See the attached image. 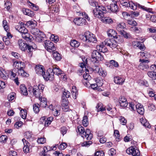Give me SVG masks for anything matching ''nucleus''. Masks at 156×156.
I'll return each instance as SVG.
<instances>
[{
  "label": "nucleus",
  "instance_id": "nucleus-5",
  "mask_svg": "<svg viewBox=\"0 0 156 156\" xmlns=\"http://www.w3.org/2000/svg\"><path fill=\"white\" fill-rule=\"evenodd\" d=\"M92 61L96 62L97 61H101L104 59L103 55L97 50H94L91 55Z\"/></svg>",
  "mask_w": 156,
  "mask_h": 156
},
{
  "label": "nucleus",
  "instance_id": "nucleus-14",
  "mask_svg": "<svg viewBox=\"0 0 156 156\" xmlns=\"http://www.w3.org/2000/svg\"><path fill=\"white\" fill-rule=\"evenodd\" d=\"M119 102L120 106L123 108L126 107L128 104V102L126 99L123 96H121L119 98Z\"/></svg>",
  "mask_w": 156,
  "mask_h": 156
},
{
  "label": "nucleus",
  "instance_id": "nucleus-51",
  "mask_svg": "<svg viewBox=\"0 0 156 156\" xmlns=\"http://www.w3.org/2000/svg\"><path fill=\"white\" fill-rule=\"evenodd\" d=\"M118 45L117 43L114 40H112L111 44H110L109 47L113 49L114 48H116Z\"/></svg>",
  "mask_w": 156,
  "mask_h": 156
},
{
  "label": "nucleus",
  "instance_id": "nucleus-29",
  "mask_svg": "<svg viewBox=\"0 0 156 156\" xmlns=\"http://www.w3.org/2000/svg\"><path fill=\"white\" fill-rule=\"evenodd\" d=\"M23 12L24 14L30 17H32L34 15V12L29 9H23Z\"/></svg>",
  "mask_w": 156,
  "mask_h": 156
},
{
  "label": "nucleus",
  "instance_id": "nucleus-32",
  "mask_svg": "<svg viewBox=\"0 0 156 156\" xmlns=\"http://www.w3.org/2000/svg\"><path fill=\"white\" fill-rule=\"evenodd\" d=\"M52 53L54 58L56 61H60L62 58L61 55L56 51H53Z\"/></svg>",
  "mask_w": 156,
  "mask_h": 156
},
{
  "label": "nucleus",
  "instance_id": "nucleus-10",
  "mask_svg": "<svg viewBox=\"0 0 156 156\" xmlns=\"http://www.w3.org/2000/svg\"><path fill=\"white\" fill-rule=\"evenodd\" d=\"M140 63L138 66L139 69L145 70L149 68L147 64L149 61L148 60L140 59Z\"/></svg>",
  "mask_w": 156,
  "mask_h": 156
},
{
  "label": "nucleus",
  "instance_id": "nucleus-16",
  "mask_svg": "<svg viewBox=\"0 0 156 156\" xmlns=\"http://www.w3.org/2000/svg\"><path fill=\"white\" fill-rule=\"evenodd\" d=\"M44 69L43 66L40 65H37L35 67L36 73L39 75H42V74L44 72Z\"/></svg>",
  "mask_w": 156,
  "mask_h": 156
},
{
  "label": "nucleus",
  "instance_id": "nucleus-57",
  "mask_svg": "<svg viewBox=\"0 0 156 156\" xmlns=\"http://www.w3.org/2000/svg\"><path fill=\"white\" fill-rule=\"evenodd\" d=\"M41 120H45L44 125L45 126H48L51 123L50 121H48L46 118L43 117L41 118Z\"/></svg>",
  "mask_w": 156,
  "mask_h": 156
},
{
  "label": "nucleus",
  "instance_id": "nucleus-56",
  "mask_svg": "<svg viewBox=\"0 0 156 156\" xmlns=\"http://www.w3.org/2000/svg\"><path fill=\"white\" fill-rule=\"evenodd\" d=\"M7 136L5 135H2L0 137V142L2 143H5L7 140Z\"/></svg>",
  "mask_w": 156,
  "mask_h": 156
},
{
  "label": "nucleus",
  "instance_id": "nucleus-41",
  "mask_svg": "<svg viewBox=\"0 0 156 156\" xmlns=\"http://www.w3.org/2000/svg\"><path fill=\"white\" fill-rule=\"evenodd\" d=\"M27 110L26 109L21 110L20 111V114L22 117L23 119H25L26 118L27 115Z\"/></svg>",
  "mask_w": 156,
  "mask_h": 156
},
{
  "label": "nucleus",
  "instance_id": "nucleus-40",
  "mask_svg": "<svg viewBox=\"0 0 156 156\" xmlns=\"http://www.w3.org/2000/svg\"><path fill=\"white\" fill-rule=\"evenodd\" d=\"M82 123L84 126H87L88 124V119L87 116H84L83 117Z\"/></svg>",
  "mask_w": 156,
  "mask_h": 156
},
{
  "label": "nucleus",
  "instance_id": "nucleus-24",
  "mask_svg": "<svg viewBox=\"0 0 156 156\" xmlns=\"http://www.w3.org/2000/svg\"><path fill=\"white\" fill-rule=\"evenodd\" d=\"M18 75L23 77H27L29 74L24 70V69H20L18 71Z\"/></svg>",
  "mask_w": 156,
  "mask_h": 156
},
{
  "label": "nucleus",
  "instance_id": "nucleus-55",
  "mask_svg": "<svg viewBox=\"0 0 156 156\" xmlns=\"http://www.w3.org/2000/svg\"><path fill=\"white\" fill-rule=\"evenodd\" d=\"M119 119L120 123L122 125H125L127 122V121L126 120L124 117L121 116L119 117Z\"/></svg>",
  "mask_w": 156,
  "mask_h": 156
},
{
  "label": "nucleus",
  "instance_id": "nucleus-64",
  "mask_svg": "<svg viewBox=\"0 0 156 156\" xmlns=\"http://www.w3.org/2000/svg\"><path fill=\"white\" fill-rule=\"evenodd\" d=\"M19 32L22 34H25L27 33L28 32V30L27 29L23 27H22L21 28H20V29H19Z\"/></svg>",
  "mask_w": 156,
  "mask_h": 156
},
{
  "label": "nucleus",
  "instance_id": "nucleus-45",
  "mask_svg": "<svg viewBox=\"0 0 156 156\" xmlns=\"http://www.w3.org/2000/svg\"><path fill=\"white\" fill-rule=\"evenodd\" d=\"M61 105L63 107H66L68 105L67 99L62 98Z\"/></svg>",
  "mask_w": 156,
  "mask_h": 156
},
{
  "label": "nucleus",
  "instance_id": "nucleus-9",
  "mask_svg": "<svg viewBox=\"0 0 156 156\" xmlns=\"http://www.w3.org/2000/svg\"><path fill=\"white\" fill-rule=\"evenodd\" d=\"M28 91L31 93L33 92L34 95L36 98H40L41 94V91L40 87H38L37 85L34 86L33 87H31L29 88Z\"/></svg>",
  "mask_w": 156,
  "mask_h": 156
},
{
  "label": "nucleus",
  "instance_id": "nucleus-25",
  "mask_svg": "<svg viewBox=\"0 0 156 156\" xmlns=\"http://www.w3.org/2000/svg\"><path fill=\"white\" fill-rule=\"evenodd\" d=\"M101 21L105 23H111L113 22L112 19L109 17H103L100 18Z\"/></svg>",
  "mask_w": 156,
  "mask_h": 156
},
{
  "label": "nucleus",
  "instance_id": "nucleus-61",
  "mask_svg": "<svg viewBox=\"0 0 156 156\" xmlns=\"http://www.w3.org/2000/svg\"><path fill=\"white\" fill-rule=\"evenodd\" d=\"M67 146V144L66 143H63L59 145L58 148L60 150H64L66 147Z\"/></svg>",
  "mask_w": 156,
  "mask_h": 156
},
{
  "label": "nucleus",
  "instance_id": "nucleus-42",
  "mask_svg": "<svg viewBox=\"0 0 156 156\" xmlns=\"http://www.w3.org/2000/svg\"><path fill=\"white\" fill-rule=\"evenodd\" d=\"M32 134L31 132L30 131H27L25 133V137L27 139H29V140H32Z\"/></svg>",
  "mask_w": 156,
  "mask_h": 156
},
{
  "label": "nucleus",
  "instance_id": "nucleus-58",
  "mask_svg": "<svg viewBox=\"0 0 156 156\" xmlns=\"http://www.w3.org/2000/svg\"><path fill=\"white\" fill-rule=\"evenodd\" d=\"M109 63L115 67H118L119 66L118 62L114 60H110Z\"/></svg>",
  "mask_w": 156,
  "mask_h": 156
},
{
  "label": "nucleus",
  "instance_id": "nucleus-43",
  "mask_svg": "<svg viewBox=\"0 0 156 156\" xmlns=\"http://www.w3.org/2000/svg\"><path fill=\"white\" fill-rule=\"evenodd\" d=\"M92 144V142L91 141H86L83 143H81L80 145L82 147H88L90 145Z\"/></svg>",
  "mask_w": 156,
  "mask_h": 156
},
{
  "label": "nucleus",
  "instance_id": "nucleus-11",
  "mask_svg": "<svg viewBox=\"0 0 156 156\" xmlns=\"http://www.w3.org/2000/svg\"><path fill=\"white\" fill-rule=\"evenodd\" d=\"M13 66L18 69V71L20 69H24L25 68V65L24 62L21 61H15L14 62Z\"/></svg>",
  "mask_w": 156,
  "mask_h": 156
},
{
  "label": "nucleus",
  "instance_id": "nucleus-35",
  "mask_svg": "<svg viewBox=\"0 0 156 156\" xmlns=\"http://www.w3.org/2000/svg\"><path fill=\"white\" fill-rule=\"evenodd\" d=\"M138 54L140 55V58H149L150 56V53L146 51L140 52L138 53Z\"/></svg>",
  "mask_w": 156,
  "mask_h": 156
},
{
  "label": "nucleus",
  "instance_id": "nucleus-60",
  "mask_svg": "<svg viewBox=\"0 0 156 156\" xmlns=\"http://www.w3.org/2000/svg\"><path fill=\"white\" fill-rule=\"evenodd\" d=\"M84 79L87 80H89L91 79V76L87 73H84L83 75Z\"/></svg>",
  "mask_w": 156,
  "mask_h": 156
},
{
  "label": "nucleus",
  "instance_id": "nucleus-47",
  "mask_svg": "<svg viewBox=\"0 0 156 156\" xmlns=\"http://www.w3.org/2000/svg\"><path fill=\"white\" fill-rule=\"evenodd\" d=\"M70 45L73 47H78V43L77 41L75 40H73L71 41L70 43Z\"/></svg>",
  "mask_w": 156,
  "mask_h": 156
},
{
  "label": "nucleus",
  "instance_id": "nucleus-34",
  "mask_svg": "<svg viewBox=\"0 0 156 156\" xmlns=\"http://www.w3.org/2000/svg\"><path fill=\"white\" fill-rule=\"evenodd\" d=\"M52 73L54 74H56L57 75H59L62 73V71L59 69V68L56 67H53L52 69Z\"/></svg>",
  "mask_w": 156,
  "mask_h": 156
},
{
  "label": "nucleus",
  "instance_id": "nucleus-13",
  "mask_svg": "<svg viewBox=\"0 0 156 156\" xmlns=\"http://www.w3.org/2000/svg\"><path fill=\"white\" fill-rule=\"evenodd\" d=\"M18 44L19 46V48L22 51H25L27 49V44L25 43L23 40L22 39H20L18 40Z\"/></svg>",
  "mask_w": 156,
  "mask_h": 156
},
{
  "label": "nucleus",
  "instance_id": "nucleus-15",
  "mask_svg": "<svg viewBox=\"0 0 156 156\" xmlns=\"http://www.w3.org/2000/svg\"><path fill=\"white\" fill-rule=\"evenodd\" d=\"M79 60L80 62L81 61H82V62H81L80 63V67L81 68H84L86 66V64L87 63V58L85 57V56L83 55L80 57Z\"/></svg>",
  "mask_w": 156,
  "mask_h": 156
},
{
  "label": "nucleus",
  "instance_id": "nucleus-49",
  "mask_svg": "<svg viewBox=\"0 0 156 156\" xmlns=\"http://www.w3.org/2000/svg\"><path fill=\"white\" fill-rule=\"evenodd\" d=\"M102 104L101 103L98 104L96 106V108L97 109V111L99 112L101 111H104L105 110V108L102 107Z\"/></svg>",
  "mask_w": 156,
  "mask_h": 156
},
{
  "label": "nucleus",
  "instance_id": "nucleus-17",
  "mask_svg": "<svg viewBox=\"0 0 156 156\" xmlns=\"http://www.w3.org/2000/svg\"><path fill=\"white\" fill-rule=\"evenodd\" d=\"M107 9L113 12H116L118 10V7L116 3L111 4L110 6H107Z\"/></svg>",
  "mask_w": 156,
  "mask_h": 156
},
{
  "label": "nucleus",
  "instance_id": "nucleus-23",
  "mask_svg": "<svg viewBox=\"0 0 156 156\" xmlns=\"http://www.w3.org/2000/svg\"><path fill=\"white\" fill-rule=\"evenodd\" d=\"M20 92L21 94L24 95H27L28 93L27 89L24 85H21L20 86Z\"/></svg>",
  "mask_w": 156,
  "mask_h": 156
},
{
  "label": "nucleus",
  "instance_id": "nucleus-48",
  "mask_svg": "<svg viewBox=\"0 0 156 156\" xmlns=\"http://www.w3.org/2000/svg\"><path fill=\"white\" fill-rule=\"evenodd\" d=\"M137 7L138 8L142 9L144 11H147L151 12V9H147L146 7L144 6H143L140 5V4L137 3Z\"/></svg>",
  "mask_w": 156,
  "mask_h": 156
},
{
  "label": "nucleus",
  "instance_id": "nucleus-63",
  "mask_svg": "<svg viewBox=\"0 0 156 156\" xmlns=\"http://www.w3.org/2000/svg\"><path fill=\"white\" fill-rule=\"evenodd\" d=\"M51 39L52 41H54L55 42H57L59 40L58 37L57 36H55L54 34H52L51 37Z\"/></svg>",
  "mask_w": 156,
  "mask_h": 156
},
{
  "label": "nucleus",
  "instance_id": "nucleus-59",
  "mask_svg": "<svg viewBox=\"0 0 156 156\" xmlns=\"http://www.w3.org/2000/svg\"><path fill=\"white\" fill-rule=\"evenodd\" d=\"M5 8H6L8 10H9L12 5V4L10 2L7 1L5 3Z\"/></svg>",
  "mask_w": 156,
  "mask_h": 156
},
{
  "label": "nucleus",
  "instance_id": "nucleus-18",
  "mask_svg": "<svg viewBox=\"0 0 156 156\" xmlns=\"http://www.w3.org/2000/svg\"><path fill=\"white\" fill-rule=\"evenodd\" d=\"M33 44L32 45H29L28 44H27V52L29 54V55H30L31 56L32 55V52L33 50L36 49L37 48L36 45L34 44L33 42L32 43Z\"/></svg>",
  "mask_w": 156,
  "mask_h": 156
},
{
  "label": "nucleus",
  "instance_id": "nucleus-39",
  "mask_svg": "<svg viewBox=\"0 0 156 156\" xmlns=\"http://www.w3.org/2000/svg\"><path fill=\"white\" fill-rule=\"evenodd\" d=\"M82 70L83 71H85V73H87L88 74H91L92 73L93 71H94V69L90 67L88 68L87 69H86V67L85 66L84 68H82Z\"/></svg>",
  "mask_w": 156,
  "mask_h": 156
},
{
  "label": "nucleus",
  "instance_id": "nucleus-21",
  "mask_svg": "<svg viewBox=\"0 0 156 156\" xmlns=\"http://www.w3.org/2000/svg\"><path fill=\"white\" fill-rule=\"evenodd\" d=\"M137 112L140 114L143 115L144 113V109L142 105L138 104L135 106Z\"/></svg>",
  "mask_w": 156,
  "mask_h": 156
},
{
  "label": "nucleus",
  "instance_id": "nucleus-37",
  "mask_svg": "<svg viewBox=\"0 0 156 156\" xmlns=\"http://www.w3.org/2000/svg\"><path fill=\"white\" fill-rule=\"evenodd\" d=\"M137 3H134L132 1L129 2V6L131 9L133 10H136L137 7Z\"/></svg>",
  "mask_w": 156,
  "mask_h": 156
},
{
  "label": "nucleus",
  "instance_id": "nucleus-54",
  "mask_svg": "<svg viewBox=\"0 0 156 156\" xmlns=\"http://www.w3.org/2000/svg\"><path fill=\"white\" fill-rule=\"evenodd\" d=\"M112 40V39H111L109 38H107L103 42L104 44L105 45L109 46L110 44H111Z\"/></svg>",
  "mask_w": 156,
  "mask_h": 156
},
{
  "label": "nucleus",
  "instance_id": "nucleus-8",
  "mask_svg": "<svg viewBox=\"0 0 156 156\" xmlns=\"http://www.w3.org/2000/svg\"><path fill=\"white\" fill-rule=\"evenodd\" d=\"M44 47L48 51L53 52L56 50L54 44L50 41L46 40L44 41Z\"/></svg>",
  "mask_w": 156,
  "mask_h": 156
},
{
  "label": "nucleus",
  "instance_id": "nucleus-62",
  "mask_svg": "<svg viewBox=\"0 0 156 156\" xmlns=\"http://www.w3.org/2000/svg\"><path fill=\"white\" fill-rule=\"evenodd\" d=\"M29 3L30 5L32 6V8L34 10L37 11L38 9V7L37 6L30 2Z\"/></svg>",
  "mask_w": 156,
  "mask_h": 156
},
{
  "label": "nucleus",
  "instance_id": "nucleus-22",
  "mask_svg": "<svg viewBox=\"0 0 156 156\" xmlns=\"http://www.w3.org/2000/svg\"><path fill=\"white\" fill-rule=\"evenodd\" d=\"M22 36L23 38L27 41H30L32 40V37L28 32L25 34H22Z\"/></svg>",
  "mask_w": 156,
  "mask_h": 156
},
{
  "label": "nucleus",
  "instance_id": "nucleus-52",
  "mask_svg": "<svg viewBox=\"0 0 156 156\" xmlns=\"http://www.w3.org/2000/svg\"><path fill=\"white\" fill-rule=\"evenodd\" d=\"M46 141V139L44 137L38 138L37 140V142L39 144H44Z\"/></svg>",
  "mask_w": 156,
  "mask_h": 156
},
{
  "label": "nucleus",
  "instance_id": "nucleus-44",
  "mask_svg": "<svg viewBox=\"0 0 156 156\" xmlns=\"http://www.w3.org/2000/svg\"><path fill=\"white\" fill-rule=\"evenodd\" d=\"M119 34L126 38H128L130 37L129 34L127 33L124 30L120 32Z\"/></svg>",
  "mask_w": 156,
  "mask_h": 156
},
{
  "label": "nucleus",
  "instance_id": "nucleus-4",
  "mask_svg": "<svg viewBox=\"0 0 156 156\" xmlns=\"http://www.w3.org/2000/svg\"><path fill=\"white\" fill-rule=\"evenodd\" d=\"M79 25H83L86 24V20L85 18L87 21H90V18L88 15L85 12H79Z\"/></svg>",
  "mask_w": 156,
  "mask_h": 156
},
{
  "label": "nucleus",
  "instance_id": "nucleus-19",
  "mask_svg": "<svg viewBox=\"0 0 156 156\" xmlns=\"http://www.w3.org/2000/svg\"><path fill=\"white\" fill-rule=\"evenodd\" d=\"M96 48L97 50L103 53L106 52L108 51L107 49L104 45V43H102L100 45H97Z\"/></svg>",
  "mask_w": 156,
  "mask_h": 156
},
{
  "label": "nucleus",
  "instance_id": "nucleus-50",
  "mask_svg": "<svg viewBox=\"0 0 156 156\" xmlns=\"http://www.w3.org/2000/svg\"><path fill=\"white\" fill-rule=\"evenodd\" d=\"M4 70L2 68H0V76L4 80H6L7 79V77L5 75L3 72Z\"/></svg>",
  "mask_w": 156,
  "mask_h": 156
},
{
  "label": "nucleus",
  "instance_id": "nucleus-2",
  "mask_svg": "<svg viewBox=\"0 0 156 156\" xmlns=\"http://www.w3.org/2000/svg\"><path fill=\"white\" fill-rule=\"evenodd\" d=\"M80 136L83 138H86L87 140H90L93 137V134L91 133L89 129L85 131L84 128L81 126H79V135Z\"/></svg>",
  "mask_w": 156,
  "mask_h": 156
},
{
  "label": "nucleus",
  "instance_id": "nucleus-3",
  "mask_svg": "<svg viewBox=\"0 0 156 156\" xmlns=\"http://www.w3.org/2000/svg\"><path fill=\"white\" fill-rule=\"evenodd\" d=\"M106 12L105 7L103 6H98L96 9L93 10L94 16L98 18H102L104 16V14Z\"/></svg>",
  "mask_w": 156,
  "mask_h": 156
},
{
  "label": "nucleus",
  "instance_id": "nucleus-20",
  "mask_svg": "<svg viewBox=\"0 0 156 156\" xmlns=\"http://www.w3.org/2000/svg\"><path fill=\"white\" fill-rule=\"evenodd\" d=\"M126 27V25L125 23L123 22L119 23L117 24L116 27V29L117 31L119 32V33L124 31L123 29Z\"/></svg>",
  "mask_w": 156,
  "mask_h": 156
},
{
  "label": "nucleus",
  "instance_id": "nucleus-30",
  "mask_svg": "<svg viewBox=\"0 0 156 156\" xmlns=\"http://www.w3.org/2000/svg\"><path fill=\"white\" fill-rule=\"evenodd\" d=\"M140 122L144 126L149 128H151L150 124L145 119H144L143 118H140Z\"/></svg>",
  "mask_w": 156,
  "mask_h": 156
},
{
  "label": "nucleus",
  "instance_id": "nucleus-7",
  "mask_svg": "<svg viewBox=\"0 0 156 156\" xmlns=\"http://www.w3.org/2000/svg\"><path fill=\"white\" fill-rule=\"evenodd\" d=\"M42 76L44 78L47 80H53L54 77L53 73H52V68H50L48 69L46 72H45L42 74Z\"/></svg>",
  "mask_w": 156,
  "mask_h": 156
},
{
  "label": "nucleus",
  "instance_id": "nucleus-46",
  "mask_svg": "<svg viewBox=\"0 0 156 156\" xmlns=\"http://www.w3.org/2000/svg\"><path fill=\"white\" fill-rule=\"evenodd\" d=\"M131 29L132 30L136 33H139L141 31V29L140 28L135 26L131 27Z\"/></svg>",
  "mask_w": 156,
  "mask_h": 156
},
{
  "label": "nucleus",
  "instance_id": "nucleus-36",
  "mask_svg": "<svg viewBox=\"0 0 156 156\" xmlns=\"http://www.w3.org/2000/svg\"><path fill=\"white\" fill-rule=\"evenodd\" d=\"M147 75L151 78L153 80H156V72L154 71H149Z\"/></svg>",
  "mask_w": 156,
  "mask_h": 156
},
{
  "label": "nucleus",
  "instance_id": "nucleus-1",
  "mask_svg": "<svg viewBox=\"0 0 156 156\" xmlns=\"http://www.w3.org/2000/svg\"><path fill=\"white\" fill-rule=\"evenodd\" d=\"M79 38L83 41L88 43L91 42L96 43L97 41L95 35L89 32L80 34Z\"/></svg>",
  "mask_w": 156,
  "mask_h": 156
},
{
  "label": "nucleus",
  "instance_id": "nucleus-38",
  "mask_svg": "<svg viewBox=\"0 0 156 156\" xmlns=\"http://www.w3.org/2000/svg\"><path fill=\"white\" fill-rule=\"evenodd\" d=\"M70 95V94L69 91L65 90L63 92V95L62 98L67 99L69 98Z\"/></svg>",
  "mask_w": 156,
  "mask_h": 156
},
{
  "label": "nucleus",
  "instance_id": "nucleus-27",
  "mask_svg": "<svg viewBox=\"0 0 156 156\" xmlns=\"http://www.w3.org/2000/svg\"><path fill=\"white\" fill-rule=\"evenodd\" d=\"M40 107L42 108H45L47 105V99L46 98H40Z\"/></svg>",
  "mask_w": 156,
  "mask_h": 156
},
{
  "label": "nucleus",
  "instance_id": "nucleus-33",
  "mask_svg": "<svg viewBox=\"0 0 156 156\" xmlns=\"http://www.w3.org/2000/svg\"><path fill=\"white\" fill-rule=\"evenodd\" d=\"M114 81L116 84L121 85L124 82V80L119 76H116L114 78Z\"/></svg>",
  "mask_w": 156,
  "mask_h": 156
},
{
  "label": "nucleus",
  "instance_id": "nucleus-26",
  "mask_svg": "<svg viewBox=\"0 0 156 156\" xmlns=\"http://www.w3.org/2000/svg\"><path fill=\"white\" fill-rule=\"evenodd\" d=\"M34 32L33 33V34L38 37H43L44 34L42 31L37 29H34Z\"/></svg>",
  "mask_w": 156,
  "mask_h": 156
},
{
  "label": "nucleus",
  "instance_id": "nucleus-28",
  "mask_svg": "<svg viewBox=\"0 0 156 156\" xmlns=\"http://www.w3.org/2000/svg\"><path fill=\"white\" fill-rule=\"evenodd\" d=\"M72 95L73 98L76 99L78 95L77 88L75 86H73L72 89Z\"/></svg>",
  "mask_w": 156,
  "mask_h": 156
},
{
  "label": "nucleus",
  "instance_id": "nucleus-31",
  "mask_svg": "<svg viewBox=\"0 0 156 156\" xmlns=\"http://www.w3.org/2000/svg\"><path fill=\"white\" fill-rule=\"evenodd\" d=\"M107 33L108 35V36L110 37H116H116L117 33H116L115 30L112 29H110L107 32Z\"/></svg>",
  "mask_w": 156,
  "mask_h": 156
},
{
  "label": "nucleus",
  "instance_id": "nucleus-53",
  "mask_svg": "<svg viewBox=\"0 0 156 156\" xmlns=\"http://www.w3.org/2000/svg\"><path fill=\"white\" fill-rule=\"evenodd\" d=\"M38 105L39 104L37 103L34 105L33 106L34 111L36 113H38L39 111Z\"/></svg>",
  "mask_w": 156,
  "mask_h": 156
},
{
  "label": "nucleus",
  "instance_id": "nucleus-6",
  "mask_svg": "<svg viewBox=\"0 0 156 156\" xmlns=\"http://www.w3.org/2000/svg\"><path fill=\"white\" fill-rule=\"evenodd\" d=\"M126 153L129 154H131L132 156H140L139 150L136 147L131 146L126 151Z\"/></svg>",
  "mask_w": 156,
  "mask_h": 156
},
{
  "label": "nucleus",
  "instance_id": "nucleus-12",
  "mask_svg": "<svg viewBox=\"0 0 156 156\" xmlns=\"http://www.w3.org/2000/svg\"><path fill=\"white\" fill-rule=\"evenodd\" d=\"M22 141L23 143L24 147H23V151L25 153H29L30 152V144L24 138L22 140Z\"/></svg>",
  "mask_w": 156,
  "mask_h": 156
}]
</instances>
